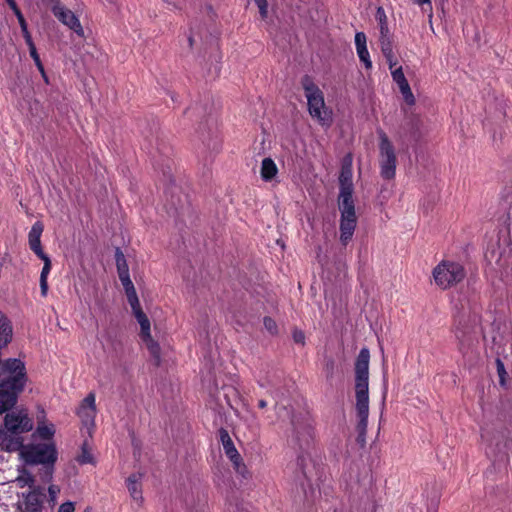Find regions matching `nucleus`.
Returning a JSON list of instances; mask_svg holds the SVG:
<instances>
[{"instance_id":"nucleus-43","label":"nucleus","mask_w":512,"mask_h":512,"mask_svg":"<svg viewBox=\"0 0 512 512\" xmlns=\"http://www.w3.org/2000/svg\"><path fill=\"white\" fill-rule=\"evenodd\" d=\"M7 4L9 5V7L12 9V11L14 12V14L17 13V11H20V9L18 8L15 0H6Z\"/></svg>"},{"instance_id":"nucleus-13","label":"nucleus","mask_w":512,"mask_h":512,"mask_svg":"<svg viewBox=\"0 0 512 512\" xmlns=\"http://www.w3.org/2000/svg\"><path fill=\"white\" fill-rule=\"evenodd\" d=\"M52 12L61 23L74 31L78 36H84L83 27L74 12L59 3L53 6Z\"/></svg>"},{"instance_id":"nucleus-32","label":"nucleus","mask_w":512,"mask_h":512,"mask_svg":"<svg viewBox=\"0 0 512 512\" xmlns=\"http://www.w3.org/2000/svg\"><path fill=\"white\" fill-rule=\"evenodd\" d=\"M357 55L360 61L365 65L367 69L372 67V62L370 60V55L367 47L356 48Z\"/></svg>"},{"instance_id":"nucleus-30","label":"nucleus","mask_w":512,"mask_h":512,"mask_svg":"<svg viewBox=\"0 0 512 512\" xmlns=\"http://www.w3.org/2000/svg\"><path fill=\"white\" fill-rule=\"evenodd\" d=\"M379 41H380V47H381V51H382L383 55L389 56L390 52L393 51L390 33L381 34L379 37Z\"/></svg>"},{"instance_id":"nucleus-39","label":"nucleus","mask_w":512,"mask_h":512,"mask_svg":"<svg viewBox=\"0 0 512 512\" xmlns=\"http://www.w3.org/2000/svg\"><path fill=\"white\" fill-rule=\"evenodd\" d=\"M293 340L301 345H304L305 343V335L301 330H295L293 332Z\"/></svg>"},{"instance_id":"nucleus-48","label":"nucleus","mask_w":512,"mask_h":512,"mask_svg":"<svg viewBox=\"0 0 512 512\" xmlns=\"http://www.w3.org/2000/svg\"><path fill=\"white\" fill-rule=\"evenodd\" d=\"M258 407H259L260 409H264V408H266V407H267V402H266L264 399H260V400L258 401Z\"/></svg>"},{"instance_id":"nucleus-33","label":"nucleus","mask_w":512,"mask_h":512,"mask_svg":"<svg viewBox=\"0 0 512 512\" xmlns=\"http://www.w3.org/2000/svg\"><path fill=\"white\" fill-rule=\"evenodd\" d=\"M59 493L60 488L57 485H50L48 487V501L52 507L55 506Z\"/></svg>"},{"instance_id":"nucleus-38","label":"nucleus","mask_w":512,"mask_h":512,"mask_svg":"<svg viewBox=\"0 0 512 512\" xmlns=\"http://www.w3.org/2000/svg\"><path fill=\"white\" fill-rule=\"evenodd\" d=\"M74 510H75L74 503L71 501H67L60 505L58 512H74Z\"/></svg>"},{"instance_id":"nucleus-50","label":"nucleus","mask_w":512,"mask_h":512,"mask_svg":"<svg viewBox=\"0 0 512 512\" xmlns=\"http://www.w3.org/2000/svg\"><path fill=\"white\" fill-rule=\"evenodd\" d=\"M305 430H307V432H308V433H310V431H311V427H310L309 425H307V426L305 427Z\"/></svg>"},{"instance_id":"nucleus-7","label":"nucleus","mask_w":512,"mask_h":512,"mask_svg":"<svg viewBox=\"0 0 512 512\" xmlns=\"http://www.w3.org/2000/svg\"><path fill=\"white\" fill-rule=\"evenodd\" d=\"M465 275L464 267L454 261H442L433 269L435 283L442 289L457 285Z\"/></svg>"},{"instance_id":"nucleus-10","label":"nucleus","mask_w":512,"mask_h":512,"mask_svg":"<svg viewBox=\"0 0 512 512\" xmlns=\"http://www.w3.org/2000/svg\"><path fill=\"white\" fill-rule=\"evenodd\" d=\"M5 413L4 427L10 434L20 435L33 429V422L24 410Z\"/></svg>"},{"instance_id":"nucleus-34","label":"nucleus","mask_w":512,"mask_h":512,"mask_svg":"<svg viewBox=\"0 0 512 512\" xmlns=\"http://www.w3.org/2000/svg\"><path fill=\"white\" fill-rule=\"evenodd\" d=\"M391 75H392V79L393 81L398 84V83H401V82H404L406 79L404 73H403V70H402V67H397L395 68L394 70L391 71Z\"/></svg>"},{"instance_id":"nucleus-5","label":"nucleus","mask_w":512,"mask_h":512,"mask_svg":"<svg viewBox=\"0 0 512 512\" xmlns=\"http://www.w3.org/2000/svg\"><path fill=\"white\" fill-rule=\"evenodd\" d=\"M301 86L307 99L310 116L317 120L320 125L329 127L332 123V111L326 106L321 89L309 75L301 78Z\"/></svg>"},{"instance_id":"nucleus-52","label":"nucleus","mask_w":512,"mask_h":512,"mask_svg":"<svg viewBox=\"0 0 512 512\" xmlns=\"http://www.w3.org/2000/svg\"><path fill=\"white\" fill-rule=\"evenodd\" d=\"M189 43H190V46H192L193 39L191 37H189Z\"/></svg>"},{"instance_id":"nucleus-25","label":"nucleus","mask_w":512,"mask_h":512,"mask_svg":"<svg viewBox=\"0 0 512 512\" xmlns=\"http://www.w3.org/2000/svg\"><path fill=\"white\" fill-rule=\"evenodd\" d=\"M77 461L81 465L94 463L93 455L86 441L81 446V453L78 455Z\"/></svg>"},{"instance_id":"nucleus-53","label":"nucleus","mask_w":512,"mask_h":512,"mask_svg":"<svg viewBox=\"0 0 512 512\" xmlns=\"http://www.w3.org/2000/svg\"><path fill=\"white\" fill-rule=\"evenodd\" d=\"M259 385H260L261 387H265V384H264V383H262V382H259Z\"/></svg>"},{"instance_id":"nucleus-37","label":"nucleus","mask_w":512,"mask_h":512,"mask_svg":"<svg viewBox=\"0 0 512 512\" xmlns=\"http://www.w3.org/2000/svg\"><path fill=\"white\" fill-rule=\"evenodd\" d=\"M263 323H264V326L265 328L272 334H276L277 333V324L276 322L270 318V317H265L264 320H263Z\"/></svg>"},{"instance_id":"nucleus-22","label":"nucleus","mask_w":512,"mask_h":512,"mask_svg":"<svg viewBox=\"0 0 512 512\" xmlns=\"http://www.w3.org/2000/svg\"><path fill=\"white\" fill-rule=\"evenodd\" d=\"M140 475L132 474L127 478V488L131 497L136 500H142V492L140 489Z\"/></svg>"},{"instance_id":"nucleus-29","label":"nucleus","mask_w":512,"mask_h":512,"mask_svg":"<svg viewBox=\"0 0 512 512\" xmlns=\"http://www.w3.org/2000/svg\"><path fill=\"white\" fill-rule=\"evenodd\" d=\"M15 16L18 19V22H19V25L21 27V31H22V34H23V37L25 39L26 44L29 45L31 43H34L33 40H32L31 34L28 31L27 23L25 21V18L23 16L22 12L21 11H17Z\"/></svg>"},{"instance_id":"nucleus-19","label":"nucleus","mask_w":512,"mask_h":512,"mask_svg":"<svg viewBox=\"0 0 512 512\" xmlns=\"http://www.w3.org/2000/svg\"><path fill=\"white\" fill-rule=\"evenodd\" d=\"M261 178L268 182L271 181L278 173V168L271 158H264L261 163Z\"/></svg>"},{"instance_id":"nucleus-42","label":"nucleus","mask_w":512,"mask_h":512,"mask_svg":"<svg viewBox=\"0 0 512 512\" xmlns=\"http://www.w3.org/2000/svg\"><path fill=\"white\" fill-rule=\"evenodd\" d=\"M101 342H102L103 347L105 348L106 344H108V343L112 342V337H111V335H110L108 332H106L105 334H103V335L101 336Z\"/></svg>"},{"instance_id":"nucleus-35","label":"nucleus","mask_w":512,"mask_h":512,"mask_svg":"<svg viewBox=\"0 0 512 512\" xmlns=\"http://www.w3.org/2000/svg\"><path fill=\"white\" fill-rule=\"evenodd\" d=\"M259 8V13L263 19L268 16V3L267 0H254Z\"/></svg>"},{"instance_id":"nucleus-12","label":"nucleus","mask_w":512,"mask_h":512,"mask_svg":"<svg viewBox=\"0 0 512 512\" xmlns=\"http://www.w3.org/2000/svg\"><path fill=\"white\" fill-rule=\"evenodd\" d=\"M220 439L223 445L224 452L226 456L233 463L234 469L237 474L241 475L243 478H246L249 474L246 465L242 461V457L237 451L232 439L230 438L228 432L224 429L220 431Z\"/></svg>"},{"instance_id":"nucleus-27","label":"nucleus","mask_w":512,"mask_h":512,"mask_svg":"<svg viewBox=\"0 0 512 512\" xmlns=\"http://www.w3.org/2000/svg\"><path fill=\"white\" fill-rule=\"evenodd\" d=\"M376 20L378 21L380 35L389 33L387 16H386V13H385V10L383 9V7L377 8Z\"/></svg>"},{"instance_id":"nucleus-20","label":"nucleus","mask_w":512,"mask_h":512,"mask_svg":"<svg viewBox=\"0 0 512 512\" xmlns=\"http://www.w3.org/2000/svg\"><path fill=\"white\" fill-rule=\"evenodd\" d=\"M146 345L151 357L154 359L155 364L158 366L161 363V348L151 335L141 338Z\"/></svg>"},{"instance_id":"nucleus-14","label":"nucleus","mask_w":512,"mask_h":512,"mask_svg":"<svg viewBox=\"0 0 512 512\" xmlns=\"http://www.w3.org/2000/svg\"><path fill=\"white\" fill-rule=\"evenodd\" d=\"M95 400V395L93 393H89L82 400L80 406L77 409V415L80 417L82 423L87 427L94 425L96 416Z\"/></svg>"},{"instance_id":"nucleus-15","label":"nucleus","mask_w":512,"mask_h":512,"mask_svg":"<svg viewBox=\"0 0 512 512\" xmlns=\"http://www.w3.org/2000/svg\"><path fill=\"white\" fill-rule=\"evenodd\" d=\"M43 233V224L40 221L35 222L28 234V242L30 249L36 254H44L41 246V235Z\"/></svg>"},{"instance_id":"nucleus-24","label":"nucleus","mask_w":512,"mask_h":512,"mask_svg":"<svg viewBox=\"0 0 512 512\" xmlns=\"http://www.w3.org/2000/svg\"><path fill=\"white\" fill-rule=\"evenodd\" d=\"M397 85L399 87V90H400L406 104H408L409 106L414 105L415 97L412 93V90L410 88L408 81L405 80L404 82L398 83Z\"/></svg>"},{"instance_id":"nucleus-41","label":"nucleus","mask_w":512,"mask_h":512,"mask_svg":"<svg viewBox=\"0 0 512 512\" xmlns=\"http://www.w3.org/2000/svg\"><path fill=\"white\" fill-rule=\"evenodd\" d=\"M497 370H498V374H499V378H500V383L504 384V375L506 372L504 369V364L499 359L497 360Z\"/></svg>"},{"instance_id":"nucleus-40","label":"nucleus","mask_w":512,"mask_h":512,"mask_svg":"<svg viewBox=\"0 0 512 512\" xmlns=\"http://www.w3.org/2000/svg\"><path fill=\"white\" fill-rule=\"evenodd\" d=\"M384 57H385V58H386V60H387V63H388V65H389V69H390V71L394 70V69L396 68L395 66H396L397 61H396V58H395V56H394L393 51H392V52H390V55H389V56H388V55H384Z\"/></svg>"},{"instance_id":"nucleus-17","label":"nucleus","mask_w":512,"mask_h":512,"mask_svg":"<svg viewBox=\"0 0 512 512\" xmlns=\"http://www.w3.org/2000/svg\"><path fill=\"white\" fill-rule=\"evenodd\" d=\"M43 262V268L40 274V290L43 297L47 296L48 293V282L47 278L51 271V260L47 254L37 255Z\"/></svg>"},{"instance_id":"nucleus-46","label":"nucleus","mask_w":512,"mask_h":512,"mask_svg":"<svg viewBox=\"0 0 512 512\" xmlns=\"http://www.w3.org/2000/svg\"><path fill=\"white\" fill-rule=\"evenodd\" d=\"M163 1L165 3H167L168 9H178L179 8L174 2H171L170 0H163Z\"/></svg>"},{"instance_id":"nucleus-44","label":"nucleus","mask_w":512,"mask_h":512,"mask_svg":"<svg viewBox=\"0 0 512 512\" xmlns=\"http://www.w3.org/2000/svg\"><path fill=\"white\" fill-rule=\"evenodd\" d=\"M413 2L419 6H424V5L431 6V0H413Z\"/></svg>"},{"instance_id":"nucleus-16","label":"nucleus","mask_w":512,"mask_h":512,"mask_svg":"<svg viewBox=\"0 0 512 512\" xmlns=\"http://www.w3.org/2000/svg\"><path fill=\"white\" fill-rule=\"evenodd\" d=\"M130 306H131L132 312H133L135 318L137 319V321L140 325V328H141L140 337L141 338L148 337L149 335H151L150 321H149L148 317L146 316V314L143 312L141 305H140V301L138 300L137 304L134 305V303H133V304H130Z\"/></svg>"},{"instance_id":"nucleus-49","label":"nucleus","mask_w":512,"mask_h":512,"mask_svg":"<svg viewBox=\"0 0 512 512\" xmlns=\"http://www.w3.org/2000/svg\"><path fill=\"white\" fill-rule=\"evenodd\" d=\"M234 512H249L248 510L242 508V507H236Z\"/></svg>"},{"instance_id":"nucleus-18","label":"nucleus","mask_w":512,"mask_h":512,"mask_svg":"<svg viewBox=\"0 0 512 512\" xmlns=\"http://www.w3.org/2000/svg\"><path fill=\"white\" fill-rule=\"evenodd\" d=\"M118 276H119V279L124 287L129 304H133V303H134V305L137 304V301L139 299H138L134 284L130 279L129 273L120 274Z\"/></svg>"},{"instance_id":"nucleus-28","label":"nucleus","mask_w":512,"mask_h":512,"mask_svg":"<svg viewBox=\"0 0 512 512\" xmlns=\"http://www.w3.org/2000/svg\"><path fill=\"white\" fill-rule=\"evenodd\" d=\"M36 434L43 440H52L55 434V427L53 424L49 425H38L36 429Z\"/></svg>"},{"instance_id":"nucleus-21","label":"nucleus","mask_w":512,"mask_h":512,"mask_svg":"<svg viewBox=\"0 0 512 512\" xmlns=\"http://www.w3.org/2000/svg\"><path fill=\"white\" fill-rule=\"evenodd\" d=\"M14 482L16 483V486L19 488L29 487L31 490L34 487H37L35 485L34 475L26 469H22L19 471V474L14 480Z\"/></svg>"},{"instance_id":"nucleus-36","label":"nucleus","mask_w":512,"mask_h":512,"mask_svg":"<svg viewBox=\"0 0 512 512\" xmlns=\"http://www.w3.org/2000/svg\"><path fill=\"white\" fill-rule=\"evenodd\" d=\"M367 38L364 32H357L355 34V45L356 48L367 47Z\"/></svg>"},{"instance_id":"nucleus-31","label":"nucleus","mask_w":512,"mask_h":512,"mask_svg":"<svg viewBox=\"0 0 512 512\" xmlns=\"http://www.w3.org/2000/svg\"><path fill=\"white\" fill-rule=\"evenodd\" d=\"M28 48H29V52H30V56L32 57V59L34 60L37 68L39 69V71L41 72V74L43 75L44 79L47 81V78H46V75H45V71H44V67L42 65V62L40 60V57L37 53V50H36V47H35V44L34 43H31L29 45H27Z\"/></svg>"},{"instance_id":"nucleus-2","label":"nucleus","mask_w":512,"mask_h":512,"mask_svg":"<svg viewBox=\"0 0 512 512\" xmlns=\"http://www.w3.org/2000/svg\"><path fill=\"white\" fill-rule=\"evenodd\" d=\"M28 382L25 363L18 358H8L0 366V415L16 405L19 395Z\"/></svg>"},{"instance_id":"nucleus-4","label":"nucleus","mask_w":512,"mask_h":512,"mask_svg":"<svg viewBox=\"0 0 512 512\" xmlns=\"http://www.w3.org/2000/svg\"><path fill=\"white\" fill-rule=\"evenodd\" d=\"M21 457L26 464L42 465L40 473L42 482H51L54 473V465L58 458L56 445L53 441L27 444L22 447Z\"/></svg>"},{"instance_id":"nucleus-1","label":"nucleus","mask_w":512,"mask_h":512,"mask_svg":"<svg viewBox=\"0 0 512 512\" xmlns=\"http://www.w3.org/2000/svg\"><path fill=\"white\" fill-rule=\"evenodd\" d=\"M353 157L351 153L346 154L341 162V171L339 175L340 192L338 198L340 217V242L346 246L352 239L356 226L357 216L353 200V182H352Z\"/></svg>"},{"instance_id":"nucleus-11","label":"nucleus","mask_w":512,"mask_h":512,"mask_svg":"<svg viewBox=\"0 0 512 512\" xmlns=\"http://www.w3.org/2000/svg\"><path fill=\"white\" fill-rule=\"evenodd\" d=\"M45 499L46 494L44 487H34L28 492H23L21 494V500L18 503V509L21 512H41Z\"/></svg>"},{"instance_id":"nucleus-6","label":"nucleus","mask_w":512,"mask_h":512,"mask_svg":"<svg viewBox=\"0 0 512 512\" xmlns=\"http://www.w3.org/2000/svg\"><path fill=\"white\" fill-rule=\"evenodd\" d=\"M481 438L486 443V453L497 456L507 455L510 449V430L503 425H487L481 430Z\"/></svg>"},{"instance_id":"nucleus-47","label":"nucleus","mask_w":512,"mask_h":512,"mask_svg":"<svg viewBox=\"0 0 512 512\" xmlns=\"http://www.w3.org/2000/svg\"><path fill=\"white\" fill-rule=\"evenodd\" d=\"M220 147V141L218 139V136H215L214 143H213V149L218 150Z\"/></svg>"},{"instance_id":"nucleus-23","label":"nucleus","mask_w":512,"mask_h":512,"mask_svg":"<svg viewBox=\"0 0 512 512\" xmlns=\"http://www.w3.org/2000/svg\"><path fill=\"white\" fill-rule=\"evenodd\" d=\"M2 445L5 446L8 451H21L22 447L25 446L22 442V438L15 434L3 436Z\"/></svg>"},{"instance_id":"nucleus-3","label":"nucleus","mask_w":512,"mask_h":512,"mask_svg":"<svg viewBox=\"0 0 512 512\" xmlns=\"http://www.w3.org/2000/svg\"><path fill=\"white\" fill-rule=\"evenodd\" d=\"M369 349L363 347L355 361V397L358 433L357 441L365 443L369 416Z\"/></svg>"},{"instance_id":"nucleus-26","label":"nucleus","mask_w":512,"mask_h":512,"mask_svg":"<svg viewBox=\"0 0 512 512\" xmlns=\"http://www.w3.org/2000/svg\"><path fill=\"white\" fill-rule=\"evenodd\" d=\"M115 260L117 266L118 275L129 273V267L123 252L117 248L115 251Z\"/></svg>"},{"instance_id":"nucleus-9","label":"nucleus","mask_w":512,"mask_h":512,"mask_svg":"<svg viewBox=\"0 0 512 512\" xmlns=\"http://www.w3.org/2000/svg\"><path fill=\"white\" fill-rule=\"evenodd\" d=\"M380 174L384 179L390 180L396 173V155L395 150L384 132L380 133Z\"/></svg>"},{"instance_id":"nucleus-45","label":"nucleus","mask_w":512,"mask_h":512,"mask_svg":"<svg viewBox=\"0 0 512 512\" xmlns=\"http://www.w3.org/2000/svg\"><path fill=\"white\" fill-rule=\"evenodd\" d=\"M291 423H292V426H293V432H294L296 435H298V434L300 433V431H299V427H298V425H297V423H296L295 418H292Z\"/></svg>"},{"instance_id":"nucleus-51","label":"nucleus","mask_w":512,"mask_h":512,"mask_svg":"<svg viewBox=\"0 0 512 512\" xmlns=\"http://www.w3.org/2000/svg\"><path fill=\"white\" fill-rule=\"evenodd\" d=\"M329 365H330V369L332 370L333 369V365H334L333 361H330Z\"/></svg>"},{"instance_id":"nucleus-8","label":"nucleus","mask_w":512,"mask_h":512,"mask_svg":"<svg viewBox=\"0 0 512 512\" xmlns=\"http://www.w3.org/2000/svg\"><path fill=\"white\" fill-rule=\"evenodd\" d=\"M455 337L459 342L460 350L470 347L479 334V321L477 316H458L455 320Z\"/></svg>"}]
</instances>
